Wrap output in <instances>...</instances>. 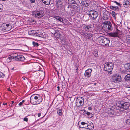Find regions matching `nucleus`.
I'll return each mask as SVG.
<instances>
[{
  "label": "nucleus",
  "mask_w": 130,
  "mask_h": 130,
  "mask_svg": "<svg viewBox=\"0 0 130 130\" xmlns=\"http://www.w3.org/2000/svg\"><path fill=\"white\" fill-rule=\"evenodd\" d=\"M42 100L41 96L39 95L37 96L35 95H32L30 98V101L31 103L34 105H37L40 104Z\"/></svg>",
  "instance_id": "1"
},
{
  "label": "nucleus",
  "mask_w": 130,
  "mask_h": 130,
  "mask_svg": "<svg viewBox=\"0 0 130 130\" xmlns=\"http://www.w3.org/2000/svg\"><path fill=\"white\" fill-rule=\"evenodd\" d=\"M117 107L120 108L123 110H127L129 108L130 104L128 102H124L122 101H118L116 103Z\"/></svg>",
  "instance_id": "2"
},
{
  "label": "nucleus",
  "mask_w": 130,
  "mask_h": 130,
  "mask_svg": "<svg viewBox=\"0 0 130 130\" xmlns=\"http://www.w3.org/2000/svg\"><path fill=\"white\" fill-rule=\"evenodd\" d=\"M113 28L111 23L109 21H106L103 24V29L108 31H111Z\"/></svg>",
  "instance_id": "3"
},
{
  "label": "nucleus",
  "mask_w": 130,
  "mask_h": 130,
  "mask_svg": "<svg viewBox=\"0 0 130 130\" xmlns=\"http://www.w3.org/2000/svg\"><path fill=\"white\" fill-rule=\"evenodd\" d=\"M98 41L100 43H103L105 45H108L109 43V39L102 36L100 37L97 39Z\"/></svg>",
  "instance_id": "4"
},
{
  "label": "nucleus",
  "mask_w": 130,
  "mask_h": 130,
  "mask_svg": "<svg viewBox=\"0 0 130 130\" xmlns=\"http://www.w3.org/2000/svg\"><path fill=\"white\" fill-rule=\"evenodd\" d=\"M112 81L115 83L121 82L122 80L121 77L118 74H114L112 77Z\"/></svg>",
  "instance_id": "5"
},
{
  "label": "nucleus",
  "mask_w": 130,
  "mask_h": 130,
  "mask_svg": "<svg viewBox=\"0 0 130 130\" xmlns=\"http://www.w3.org/2000/svg\"><path fill=\"white\" fill-rule=\"evenodd\" d=\"M113 63L112 62L106 63L104 65V70L108 72H110L113 68Z\"/></svg>",
  "instance_id": "6"
},
{
  "label": "nucleus",
  "mask_w": 130,
  "mask_h": 130,
  "mask_svg": "<svg viewBox=\"0 0 130 130\" xmlns=\"http://www.w3.org/2000/svg\"><path fill=\"white\" fill-rule=\"evenodd\" d=\"M84 99L82 97L77 98L76 100V106L79 107L82 106L84 104Z\"/></svg>",
  "instance_id": "7"
},
{
  "label": "nucleus",
  "mask_w": 130,
  "mask_h": 130,
  "mask_svg": "<svg viewBox=\"0 0 130 130\" xmlns=\"http://www.w3.org/2000/svg\"><path fill=\"white\" fill-rule=\"evenodd\" d=\"M33 14L35 17L40 18L42 17L44 15V12L42 10L37 11H33Z\"/></svg>",
  "instance_id": "8"
},
{
  "label": "nucleus",
  "mask_w": 130,
  "mask_h": 130,
  "mask_svg": "<svg viewBox=\"0 0 130 130\" xmlns=\"http://www.w3.org/2000/svg\"><path fill=\"white\" fill-rule=\"evenodd\" d=\"M90 15L91 19L93 20H95L98 16V14L97 12L91 10L89 14Z\"/></svg>",
  "instance_id": "9"
},
{
  "label": "nucleus",
  "mask_w": 130,
  "mask_h": 130,
  "mask_svg": "<svg viewBox=\"0 0 130 130\" xmlns=\"http://www.w3.org/2000/svg\"><path fill=\"white\" fill-rule=\"evenodd\" d=\"M115 107V105H113L111 106L110 108L108 109L107 113L109 115L111 116L113 115H114V109Z\"/></svg>",
  "instance_id": "10"
},
{
  "label": "nucleus",
  "mask_w": 130,
  "mask_h": 130,
  "mask_svg": "<svg viewBox=\"0 0 130 130\" xmlns=\"http://www.w3.org/2000/svg\"><path fill=\"white\" fill-rule=\"evenodd\" d=\"M123 110L121 109L119 107H117L116 106V107L114 109V115L117 116L120 115L121 114Z\"/></svg>",
  "instance_id": "11"
},
{
  "label": "nucleus",
  "mask_w": 130,
  "mask_h": 130,
  "mask_svg": "<svg viewBox=\"0 0 130 130\" xmlns=\"http://www.w3.org/2000/svg\"><path fill=\"white\" fill-rule=\"evenodd\" d=\"M81 124L82 125H85V124H86L87 126H85V128L87 129L91 130L93 129L94 128V126L92 123H91V124L88 125L87 123H85L84 122H81Z\"/></svg>",
  "instance_id": "12"
},
{
  "label": "nucleus",
  "mask_w": 130,
  "mask_h": 130,
  "mask_svg": "<svg viewBox=\"0 0 130 130\" xmlns=\"http://www.w3.org/2000/svg\"><path fill=\"white\" fill-rule=\"evenodd\" d=\"M92 70L91 69H88L85 72L84 75L86 77H89L91 75Z\"/></svg>",
  "instance_id": "13"
},
{
  "label": "nucleus",
  "mask_w": 130,
  "mask_h": 130,
  "mask_svg": "<svg viewBox=\"0 0 130 130\" xmlns=\"http://www.w3.org/2000/svg\"><path fill=\"white\" fill-rule=\"evenodd\" d=\"M84 36L89 39H92L93 35L91 34V33L89 32H85L84 34Z\"/></svg>",
  "instance_id": "14"
},
{
  "label": "nucleus",
  "mask_w": 130,
  "mask_h": 130,
  "mask_svg": "<svg viewBox=\"0 0 130 130\" xmlns=\"http://www.w3.org/2000/svg\"><path fill=\"white\" fill-rule=\"evenodd\" d=\"M56 6L58 9H61L63 7L62 3L61 1H59L56 2Z\"/></svg>",
  "instance_id": "15"
},
{
  "label": "nucleus",
  "mask_w": 130,
  "mask_h": 130,
  "mask_svg": "<svg viewBox=\"0 0 130 130\" xmlns=\"http://www.w3.org/2000/svg\"><path fill=\"white\" fill-rule=\"evenodd\" d=\"M25 59V58L22 55H19L17 57V58L16 59V60L18 61H23Z\"/></svg>",
  "instance_id": "16"
},
{
  "label": "nucleus",
  "mask_w": 130,
  "mask_h": 130,
  "mask_svg": "<svg viewBox=\"0 0 130 130\" xmlns=\"http://www.w3.org/2000/svg\"><path fill=\"white\" fill-rule=\"evenodd\" d=\"M84 29L86 31H89L91 30V27L89 25H84L83 26Z\"/></svg>",
  "instance_id": "17"
},
{
  "label": "nucleus",
  "mask_w": 130,
  "mask_h": 130,
  "mask_svg": "<svg viewBox=\"0 0 130 130\" xmlns=\"http://www.w3.org/2000/svg\"><path fill=\"white\" fill-rule=\"evenodd\" d=\"M74 4V5L73 6V7L74 9L78 10H80V6L79 4H78L76 3V2H75Z\"/></svg>",
  "instance_id": "18"
},
{
  "label": "nucleus",
  "mask_w": 130,
  "mask_h": 130,
  "mask_svg": "<svg viewBox=\"0 0 130 130\" xmlns=\"http://www.w3.org/2000/svg\"><path fill=\"white\" fill-rule=\"evenodd\" d=\"M110 36L111 37H117L118 36V34L117 32L111 33L109 34Z\"/></svg>",
  "instance_id": "19"
},
{
  "label": "nucleus",
  "mask_w": 130,
  "mask_h": 130,
  "mask_svg": "<svg viewBox=\"0 0 130 130\" xmlns=\"http://www.w3.org/2000/svg\"><path fill=\"white\" fill-rule=\"evenodd\" d=\"M42 2L46 5H49L50 3L51 0H41Z\"/></svg>",
  "instance_id": "20"
},
{
  "label": "nucleus",
  "mask_w": 130,
  "mask_h": 130,
  "mask_svg": "<svg viewBox=\"0 0 130 130\" xmlns=\"http://www.w3.org/2000/svg\"><path fill=\"white\" fill-rule=\"evenodd\" d=\"M54 18L60 21L61 22H63V19L58 16H55Z\"/></svg>",
  "instance_id": "21"
},
{
  "label": "nucleus",
  "mask_w": 130,
  "mask_h": 130,
  "mask_svg": "<svg viewBox=\"0 0 130 130\" xmlns=\"http://www.w3.org/2000/svg\"><path fill=\"white\" fill-rule=\"evenodd\" d=\"M129 2L127 0L123 2V4L124 6V7H127L129 5Z\"/></svg>",
  "instance_id": "22"
},
{
  "label": "nucleus",
  "mask_w": 130,
  "mask_h": 130,
  "mask_svg": "<svg viewBox=\"0 0 130 130\" xmlns=\"http://www.w3.org/2000/svg\"><path fill=\"white\" fill-rule=\"evenodd\" d=\"M124 69L127 70L130 69V63H127L125 64L124 66Z\"/></svg>",
  "instance_id": "23"
},
{
  "label": "nucleus",
  "mask_w": 130,
  "mask_h": 130,
  "mask_svg": "<svg viewBox=\"0 0 130 130\" xmlns=\"http://www.w3.org/2000/svg\"><path fill=\"white\" fill-rule=\"evenodd\" d=\"M124 79L126 80L130 81V73L126 75L125 76Z\"/></svg>",
  "instance_id": "24"
},
{
  "label": "nucleus",
  "mask_w": 130,
  "mask_h": 130,
  "mask_svg": "<svg viewBox=\"0 0 130 130\" xmlns=\"http://www.w3.org/2000/svg\"><path fill=\"white\" fill-rule=\"evenodd\" d=\"M35 35L36 36L42 37V36L43 33L41 32L37 31L36 32Z\"/></svg>",
  "instance_id": "25"
},
{
  "label": "nucleus",
  "mask_w": 130,
  "mask_h": 130,
  "mask_svg": "<svg viewBox=\"0 0 130 130\" xmlns=\"http://www.w3.org/2000/svg\"><path fill=\"white\" fill-rule=\"evenodd\" d=\"M82 4L85 7H87L88 6L89 3L87 1H83L82 2Z\"/></svg>",
  "instance_id": "26"
},
{
  "label": "nucleus",
  "mask_w": 130,
  "mask_h": 130,
  "mask_svg": "<svg viewBox=\"0 0 130 130\" xmlns=\"http://www.w3.org/2000/svg\"><path fill=\"white\" fill-rule=\"evenodd\" d=\"M75 2H76L74 0H68V3L70 5L74 4Z\"/></svg>",
  "instance_id": "27"
},
{
  "label": "nucleus",
  "mask_w": 130,
  "mask_h": 130,
  "mask_svg": "<svg viewBox=\"0 0 130 130\" xmlns=\"http://www.w3.org/2000/svg\"><path fill=\"white\" fill-rule=\"evenodd\" d=\"M110 9L114 10H115L116 9H119V8L118 6H110Z\"/></svg>",
  "instance_id": "28"
},
{
  "label": "nucleus",
  "mask_w": 130,
  "mask_h": 130,
  "mask_svg": "<svg viewBox=\"0 0 130 130\" xmlns=\"http://www.w3.org/2000/svg\"><path fill=\"white\" fill-rule=\"evenodd\" d=\"M1 28L2 29H3L5 31H8L10 29V27H9V28H7L6 27H2V25H1Z\"/></svg>",
  "instance_id": "29"
},
{
  "label": "nucleus",
  "mask_w": 130,
  "mask_h": 130,
  "mask_svg": "<svg viewBox=\"0 0 130 130\" xmlns=\"http://www.w3.org/2000/svg\"><path fill=\"white\" fill-rule=\"evenodd\" d=\"M36 32L34 30H30L28 32L29 35H31L32 34H35Z\"/></svg>",
  "instance_id": "30"
},
{
  "label": "nucleus",
  "mask_w": 130,
  "mask_h": 130,
  "mask_svg": "<svg viewBox=\"0 0 130 130\" xmlns=\"http://www.w3.org/2000/svg\"><path fill=\"white\" fill-rule=\"evenodd\" d=\"M17 54L16 53H14L13 54V55L11 56L12 59L15 58V59L17 58V57L18 56Z\"/></svg>",
  "instance_id": "31"
},
{
  "label": "nucleus",
  "mask_w": 130,
  "mask_h": 130,
  "mask_svg": "<svg viewBox=\"0 0 130 130\" xmlns=\"http://www.w3.org/2000/svg\"><path fill=\"white\" fill-rule=\"evenodd\" d=\"M12 59L11 56H9L8 58L6 59V60L7 62H9L11 61Z\"/></svg>",
  "instance_id": "32"
},
{
  "label": "nucleus",
  "mask_w": 130,
  "mask_h": 130,
  "mask_svg": "<svg viewBox=\"0 0 130 130\" xmlns=\"http://www.w3.org/2000/svg\"><path fill=\"white\" fill-rule=\"evenodd\" d=\"M120 71L122 73L124 74L126 73L127 72L126 70H124L123 69H120Z\"/></svg>",
  "instance_id": "33"
},
{
  "label": "nucleus",
  "mask_w": 130,
  "mask_h": 130,
  "mask_svg": "<svg viewBox=\"0 0 130 130\" xmlns=\"http://www.w3.org/2000/svg\"><path fill=\"white\" fill-rule=\"evenodd\" d=\"M32 44L34 47H37L39 46L38 43L37 42H35V41H33L32 42Z\"/></svg>",
  "instance_id": "34"
},
{
  "label": "nucleus",
  "mask_w": 130,
  "mask_h": 130,
  "mask_svg": "<svg viewBox=\"0 0 130 130\" xmlns=\"http://www.w3.org/2000/svg\"><path fill=\"white\" fill-rule=\"evenodd\" d=\"M57 113L60 116H61L62 114V111L60 109H58L57 110Z\"/></svg>",
  "instance_id": "35"
},
{
  "label": "nucleus",
  "mask_w": 130,
  "mask_h": 130,
  "mask_svg": "<svg viewBox=\"0 0 130 130\" xmlns=\"http://www.w3.org/2000/svg\"><path fill=\"white\" fill-rule=\"evenodd\" d=\"M86 114L88 116H89V117H90V118H91L93 117L92 115L91 114V113L90 112H87Z\"/></svg>",
  "instance_id": "36"
},
{
  "label": "nucleus",
  "mask_w": 130,
  "mask_h": 130,
  "mask_svg": "<svg viewBox=\"0 0 130 130\" xmlns=\"http://www.w3.org/2000/svg\"><path fill=\"white\" fill-rule=\"evenodd\" d=\"M10 26L8 24H2V27H6V28H7L8 27H9Z\"/></svg>",
  "instance_id": "37"
},
{
  "label": "nucleus",
  "mask_w": 130,
  "mask_h": 130,
  "mask_svg": "<svg viewBox=\"0 0 130 130\" xmlns=\"http://www.w3.org/2000/svg\"><path fill=\"white\" fill-rule=\"evenodd\" d=\"M60 35L57 33H55L54 34V36L58 38L60 36Z\"/></svg>",
  "instance_id": "38"
},
{
  "label": "nucleus",
  "mask_w": 130,
  "mask_h": 130,
  "mask_svg": "<svg viewBox=\"0 0 130 130\" xmlns=\"http://www.w3.org/2000/svg\"><path fill=\"white\" fill-rule=\"evenodd\" d=\"M111 14L113 17L115 18V19L116 18V14L115 12L114 11H112L111 12Z\"/></svg>",
  "instance_id": "39"
},
{
  "label": "nucleus",
  "mask_w": 130,
  "mask_h": 130,
  "mask_svg": "<svg viewBox=\"0 0 130 130\" xmlns=\"http://www.w3.org/2000/svg\"><path fill=\"white\" fill-rule=\"evenodd\" d=\"M4 76L5 75L3 73L0 72V78H3Z\"/></svg>",
  "instance_id": "40"
},
{
  "label": "nucleus",
  "mask_w": 130,
  "mask_h": 130,
  "mask_svg": "<svg viewBox=\"0 0 130 130\" xmlns=\"http://www.w3.org/2000/svg\"><path fill=\"white\" fill-rule=\"evenodd\" d=\"M126 92L127 94L130 95V88L129 87H128V88L127 89Z\"/></svg>",
  "instance_id": "41"
},
{
  "label": "nucleus",
  "mask_w": 130,
  "mask_h": 130,
  "mask_svg": "<svg viewBox=\"0 0 130 130\" xmlns=\"http://www.w3.org/2000/svg\"><path fill=\"white\" fill-rule=\"evenodd\" d=\"M126 123L128 125L130 124V119H128L126 121Z\"/></svg>",
  "instance_id": "42"
},
{
  "label": "nucleus",
  "mask_w": 130,
  "mask_h": 130,
  "mask_svg": "<svg viewBox=\"0 0 130 130\" xmlns=\"http://www.w3.org/2000/svg\"><path fill=\"white\" fill-rule=\"evenodd\" d=\"M93 54L95 57H97L98 56V52L97 51H95L94 53Z\"/></svg>",
  "instance_id": "43"
},
{
  "label": "nucleus",
  "mask_w": 130,
  "mask_h": 130,
  "mask_svg": "<svg viewBox=\"0 0 130 130\" xmlns=\"http://www.w3.org/2000/svg\"><path fill=\"white\" fill-rule=\"evenodd\" d=\"M113 2L114 3H115L116 4V5H118L120 7H121V6L120 5V4L119 3L117 2V1H114Z\"/></svg>",
  "instance_id": "44"
},
{
  "label": "nucleus",
  "mask_w": 130,
  "mask_h": 130,
  "mask_svg": "<svg viewBox=\"0 0 130 130\" xmlns=\"http://www.w3.org/2000/svg\"><path fill=\"white\" fill-rule=\"evenodd\" d=\"M3 8V5L0 4V10H2V9Z\"/></svg>",
  "instance_id": "45"
},
{
  "label": "nucleus",
  "mask_w": 130,
  "mask_h": 130,
  "mask_svg": "<svg viewBox=\"0 0 130 130\" xmlns=\"http://www.w3.org/2000/svg\"><path fill=\"white\" fill-rule=\"evenodd\" d=\"M28 120V118H26V117H25L24 118V119H23V120L24 121H25L26 122H27Z\"/></svg>",
  "instance_id": "46"
},
{
  "label": "nucleus",
  "mask_w": 130,
  "mask_h": 130,
  "mask_svg": "<svg viewBox=\"0 0 130 130\" xmlns=\"http://www.w3.org/2000/svg\"><path fill=\"white\" fill-rule=\"evenodd\" d=\"M78 66H76V67L75 68V70H76V71H77L78 70Z\"/></svg>",
  "instance_id": "47"
},
{
  "label": "nucleus",
  "mask_w": 130,
  "mask_h": 130,
  "mask_svg": "<svg viewBox=\"0 0 130 130\" xmlns=\"http://www.w3.org/2000/svg\"><path fill=\"white\" fill-rule=\"evenodd\" d=\"M31 2L32 3H34L35 2V0H30Z\"/></svg>",
  "instance_id": "48"
},
{
  "label": "nucleus",
  "mask_w": 130,
  "mask_h": 130,
  "mask_svg": "<svg viewBox=\"0 0 130 130\" xmlns=\"http://www.w3.org/2000/svg\"><path fill=\"white\" fill-rule=\"evenodd\" d=\"M23 103L21 102H20L19 104V105L20 106H21L22 105Z\"/></svg>",
  "instance_id": "49"
},
{
  "label": "nucleus",
  "mask_w": 130,
  "mask_h": 130,
  "mask_svg": "<svg viewBox=\"0 0 130 130\" xmlns=\"http://www.w3.org/2000/svg\"><path fill=\"white\" fill-rule=\"evenodd\" d=\"M88 109L89 110H91L92 109V108L91 107H89L88 108Z\"/></svg>",
  "instance_id": "50"
},
{
  "label": "nucleus",
  "mask_w": 130,
  "mask_h": 130,
  "mask_svg": "<svg viewBox=\"0 0 130 130\" xmlns=\"http://www.w3.org/2000/svg\"><path fill=\"white\" fill-rule=\"evenodd\" d=\"M57 91H59V89H60V87L59 86H58L57 87Z\"/></svg>",
  "instance_id": "51"
},
{
  "label": "nucleus",
  "mask_w": 130,
  "mask_h": 130,
  "mask_svg": "<svg viewBox=\"0 0 130 130\" xmlns=\"http://www.w3.org/2000/svg\"><path fill=\"white\" fill-rule=\"evenodd\" d=\"M41 114L40 113H39L38 114V117H40L41 116Z\"/></svg>",
  "instance_id": "52"
},
{
  "label": "nucleus",
  "mask_w": 130,
  "mask_h": 130,
  "mask_svg": "<svg viewBox=\"0 0 130 130\" xmlns=\"http://www.w3.org/2000/svg\"><path fill=\"white\" fill-rule=\"evenodd\" d=\"M80 126H79V127L80 128H85V127H82H82H80Z\"/></svg>",
  "instance_id": "53"
},
{
  "label": "nucleus",
  "mask_w": 130,
  "mask_h": 130,
  "mask_svg": "<svg viewBox=\"0 0 130 130\" xmlns=\"http://www.w3.org/2000/svg\"><path fill=\"white\" fill-rule=\"evenodd\" d=\"M3 105H7V103H6L5 104L3 103Z\"/></svg>",
  "instance_id": "54"
},
{
  "label": "nucleus",
  "mask_w": 130,
  "mask_h": 130,
  "mask_svg": "<svg viewBox=\"0 0 130 130\" xmlns=\"http://www.w3.org/2000/svg\"><path fill=\"white\" fill-rule=\"evenodd\" d=\"M25 101L24 100H23L22 102H21L22 103H24Z\"/></svg>",
  "instance_id": "55"
},
{
  "label": "nucleus",
  "mask_w": 130,
  "mask_h": 130,
  "mask_svg": "<svg viewBox=\"0 0 130 130\" xmlns=\"http://www.w3.org/2000/svg\"><path fill=\"white\" fill-rule=\"evenodd\" d=\"M128 40H130V37H128Z\"/></svg>",
  "instance_id": "56"
},
{
  "label": "nucleus",
  "mask_w": 130,
  "mask_h": 130,
  "mask_svg": "<svg viewBox=\"0 0 130 130\" xmlns=\"http://www.w3.org/2000/svg\"><path fill=\"white\" fill-rule=\"evenodd\" d=\"M12 104H13L14 103V101H11Z\"/></svg>",
  "instance_id": "57"
},
{
  "label": "nucleus",
  "mask_w": 130,
  "mask_h": 130,
  "mask_svg": "<svg viewBox=\"0 0 130 130\" xmlns=\"http://www.w3.org/2000/svg\"><path fill=\"white\" fill-rule=\"evenodd\" d=\"M10 28H11V26H9V27H8L7 28H9V27H10Z\"/></svg>",
  "instance_id": "58"
},
{
  "label": "nucleus",
  "mask_w": 130,
  "mask_h": 130,
  "mask_svg": "<svg viewBox=\"0 0 130 130\" xmlns=\"http://www.w3.org/2000/svg\"><path fill=\"white\" fill-rule=\"evenodd\" d=\"M14 69V68H12V70H13Z\"/></svg>",
  "instance_id": "59"
},
{
  "label": "nucleus",
  "mask_w": 130,
  "mask_h": 130,
  "mask_svg": "<svg viewBox=\"0 0 130 130\" xmlns=\"http://www.w3.org/2000/svg\"><path fill=\"white\" fill-rule=\"evenodd\" d=\"M23 79L24 80H25V78H24Z\"/></svg>",
  "instance_id": "60"
},
{
  "label": "nucleus",
  "mask_w": 130,
  "mask_h": 130,
  "mask_svg": "<svg viewBox=\"0 0 130 130\" xmlns=\"http://www.w3.org/2000/svg\"><path fill=\"white\" fill-rule=\"evenodd\" d=\"M94 84L95 85L96 84V83H94Z\"/></svg>",
  "instance_id": "61"
},
{
  "label": "nucleus",
  "mask_w": 130,
  "mask_h": 130,
  "mask_svg": "<svg viewBox=\"0 0 130 130\" xmlns=\"http://www.w3.org/2000/svg\"><path fill=\"white\" fill-rule=\"evenodd\" d=\"M86 125H85V126H87L86 125V124H85Z\"/></svg>",
  "instance_id": "62"
},
{
  "label": "nucleus",
  "mask_w": 130,
  "mask_h": 130,
  "mask_svg": "<svg viewBox=\"0 0 130 130\" xmlns=\"http://www.w3.org/2000/svg\"><path fill=\"white\" fill-rule=\"evenodd\" d=\"M80 6H81V5L80 4Z\"/></svg>",
  "instance_id": "63"
}]
</instances>
